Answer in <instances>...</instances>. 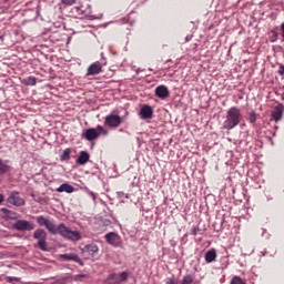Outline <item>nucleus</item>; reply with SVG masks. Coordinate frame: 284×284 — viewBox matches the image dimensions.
<instances>
[{
	"mask_svg": "<svg viewBox=\"0 0 284 284\" xmlns=\"http://www.w3.org/2000/svg\"><path fill=\"white\" fill-rule=\"evenodd\" d=\"M199 232H201V229L199 226H193L190 231V234L192 236H196V234H199Z\"/></svg>",
	"mask_w": 284,
	"mask_h": 284,
	"instance_id": "28",
	"label": "nucleus"
},
{
	"mask_svg": "<svg viewBox=\"0 0 284 284\" xmlns=\"http://www.w3.org/2000/svg\"><path fill=\"white\" fill-rule=\"evenodd\" d=\"M6 280H7V283H13V281L16 283H21V277L7 276Z\"/></svg>",
	"mask_w": 284,
	"mask_h": 284,
	"instance_id": "27",
	"label": "nucleus"
},
{
	"mask_svg": "<svg viewBox=\"0 0 284 284\" xmlns=\"http://www.w3.org/2000/svg\"><path fill=\"white\" fill-rule=\"evenodd\" d=\"M231 284H246V283L243 278H241V276L235 275L231 280Z\"/></svg>",
	"mask_w": 284,
	"mask_h": 284,
	"instance_id": "20",
	"label": "nucleus"
},
{
	"mask_svg": "<svg viewBox=\"0 0 284 284\" xmlns=\"http://www.w3.org/2000/svg\"><path fill=\"white\" fill-rule=\"evenodd\" d=\"M278 74H281L282 77H284V65H281L278 69Z\"/></svg>",
	"mask_w": 284,
	"mask_h": 284,
	"instance_id": "33",
	"label": "nucleus"
},
{
	"mask_svg": "<svg viewBox=\"0 0 284 284\" xmlns=\"http://www.w3.org/2000/svg\"><path fill=\"white\" fill-rule=\"evenodd\" d=\"M123 123V119L118 114H108L104 118V125L108 128H119Z\"/></svg>",
	"mask_w": 284,
	"mask_h": 284,
	"instance_id": "6",
	"label": "nucleus"
},
{
	"mask_svg": "<svg viewBox=\"0 0 284 284\" xmlns=\"http://www.w3.org/2000/svg\"><path fill=\"white\" fill-rule=\"evenodd\" d=\"M33 239L38 241L34 247H39L42 252H48V233L43 229H37L33 232Z\"/></svg>",
	"mask_w": 284,
	"mask_h": 284,
	"instance_id": "4",
	"label": "nucleus"
},
{
	"mask_svg": "<svg viewBox=\"0 0 284 284\" xmlns=\"http://www.w3.org/2000/svg\"><path fill=\"white\" fill-rule=\"evenodd\" d=\"M88 161H90V153L87 151H81L77 159L78 165H85Z\"/></svg>",
	"mask_w": 284,
	"mask_h": 284,
	"instance_id": "15",
	"label": "nucleus"
},
{
	"mask_svg": "<svg viewBox=\"0 0 284 284\" xmlns=\"http://www.w3.org/2000/svg\"><path fill=\"white\" fill-rule=\"evenodd\" d=\"M243 119V115L241 114V110L236 106H232L226 111V119L223 122L224 130H234L239 123H241V120Z\"/></svg>",
	"mask_w": 284,
	"mask_h": 284,
	"instance_id": "2",
	"label": "nucleus"
},
{
	"mask_svg": "<svg viewBox=\"0 0 284 284\" xmlns=\"http://www.w3.org/2000/svg\"><path fill=\"white\" fill-rule=\"evenodd\" d=\"M283 112H284V106L283 104H277L274 106L272 111V121H275V123H278L283 119Z\"/></svg>",
	"mask_w": 284,
	"mask_h": 284,
	"instance_id": "12",
	"label": "nucleus"
},
{
	"mask_svg": "<svg viewBox=\"0 0 284 284\" xmlns=\"http://www.w3.org/2000/svg\"><path fill=\"white\" fill-rule=\"evenodd\" d=\"M104 239L106 243H109V245H112L113 247H121L123 243V241L121 240V236L114 232H110L105 234Z\"/></svg>",
	"mask_w": 284,
	"mask_h": 284,
	"instance_id": "8",
	"label": "nucleus"
},
{
	"mask_svg": "<svg viewBox=\"0 0 284 284\" xmlns=\"http://www.w3.org/2000/svg\"><path fill=\"white\" fill-rule=\"evenodd\" d=\"M103 72V65L101 62H93L87 70V77H97V74H101Z\"/></svg>",
	"mask_w": 284,
	"mask_h": 284,
	"instance_id": "10",
	"label": "nucleus"
},
{
	"mask_svg": "<svg viewBox=\"0 0 284 284\" xmlns=\"http://www.w3.org/2000/svg\"><path fill=\"white\" fill-rule=\"evenodd\" d=\"M62 3H64V6H72L77 3V0H62Z\"/></svg>",
	"mask_w": 284,
	"mask_h": 284,
	"instance_id": "30",
	"label": "nucleus"
},
{
	"mask_svg": "<svg viewBox=\"0 0 284 284\" xmlns=\"http://www.w3.org/2000/svg\"><path fill=\"white\" fill-rule=\"evenodd\" d=\"M73 10H75L78 14H83V7H74Z\"/></svg>",
	"mask_w": 284,
	"mask_h": 284,
	"instance_id": "31",
	"label": "nucleus"
},
{
	"mask_svg": "<svg viewBox=\"0 0 284 284\" xmlns=\"http://www.w3.org/2000/svg\"><path fill=\"white\" fill-rule=\"evenodd\" d=\"M24 85H37V78L34 75H30L23 80Z\"/></svg>",
	"mask_w": 284,
	"mask_h": 284,
	"instance_id": "18",
	"label": "nucleus"
},
{
	"mask_svg": "<svg viewBox=\"0 0 284 284\" xmlns=\"http://www.w3.org/2000/svg\"><path fill=\"white\" fill-rule=\"evenodd\" d=\"M70 154H72V150L65 149L60 155L61 161H70Z\"/></svg>",
	"mask_w": 284,
	"mask_h": 284,
	"instance_id": "19",
	"label": "nucleus"
},
{
	"mask_svg": "<svg viewBox=\"0 0 284 284\" xmlns=\"http://www.w3.org/2000/svg\"><path fill=\"white\" fill-rule=\"evenodd\" d=\"M270 40L271 43H276V41H278V33L276 31H271Z\"/></svg>",
	"mask_w": 284,
	"mask_h": 284,
	"instance_id": "22",
	"label": "nucleus"
},
{
	"mask_svg": "<svg viewBox=\"0 0 284 284\" xmlns=\"http://www.w3.org/2000/svg\"><path fill=\"white\" fill-rule=\"evenodd\" d=\"M204 258L206 263H214V261H216V250L212 248L207 251L204 255Z\"/></svg>",
	"mask_w": 284,
	"mask_h": 284,
	"instance_id": "17",
	"label": "nucleus"
},
{
	"mask_svg": "<svg viewBox=\"0 0 284 284\" xmlns=\"http://www.w3.org/2000/svg\"><path fill=\"white\" fill-rule=\"evenodd\" d=\"M101 134L102 136H108L109 131L108 129L101 125H98L95 129L94 128L87 129L82 134V138L85 139L87 141H95V139L98 136H101Z\"/></svg>",
	"mask_w": 284,
	"mask_h": 284,
	"instance_id": "3",
	"label": "nucleus"
},
{
	"mask_svg": "<svg viewBox=\"0 0 284 284\" xmlns=\"http://www.w3.org/2000/svg\"><path fill=\"white\" fill-rule=\"evenodd\" d=\"M193 282H194V278H192L191 275H185V276L182 278L181 284H192Z\"/></svg>",
	"mask_w": 284,
	"mask_h": 284,
	"instance_id": "24",
	"label": "nucleus"
},
{
	"mask_svg": "<svg viewBox=\"0 0 284 284\" xmlns=\"http://www.w3.org/2000/svg\"><path fill=\"white\" fill-rule=\"evenodd\" d=\"M6 200V197L3 196V194H0V205L2 204V202Z\"/></svg>",
	"mask_w": 284,
	"mask_h": 284,
	"instance_id": "36",
	"label": "nucleus"
},
{
	"mask_svg": "<svg viewBox=\"0 0 284 284\" xmlns=\"http://www.w3.org/2000/svg\"><path fill=\"white\" fill-rule=\"evenodd\" d=\"M106 284H119V281L116 280V274L109 275Z\"/></svg>",
	"mask_w": 284,
	"mask_h": 284,
	"instance_id": "21",
	"label": "nucleus"
},
{
	"mask_svg": "<svg viewBox=\"0 0 284 284\" xmlns=\"http://www.w3.org/2000/svg\"><path fill=\"white\" fill-rule=\"evenodd\" d=\"M1 212H3L6 214V216H8V214H10V210H8V209H1Z\"/></svg>",
	"mask_w": 284,
	"mask_h": 284,
	"instance_id": "34",
	"label": "nucleus"
},
{
	"mask_svg": "<svg viewBox=\"0 0 284 284\" xmlns=\"http://www.w3.org/2000/svg\"><path fill=\"white\" fill-rule=\"evenodd\" d=\"M77 278H88V275L79 274Z\"/></svg>",
	"mask_w": 284,
	"mask_h": 284,
	"instance_id": "35",
	"label": "nucleus"
},
{
	"mask_svg": "<svg viewBox=\"0 0 284 284\" xmlns=\"http://www.w3.org/2000/svg\"><path fill=\"white\" fill-rule=\"evenodd\" d=\"M55 192H65L67 194H72V192H74V186L68 183H63L58 189H55Z\"/></svg>",
	"mask_w": 284,
	"mask_h": 284,
	"instance_id": "16",
	"label": "nucleus"
},
{
	"mask_svg": "<svg viewBox=\"0 0 284 284\" xmlns=\"http://www.w3.org/2000/svg\"><path fill=\"white\" fill-rule=\"evenodd\" d=\"M12 227L13 230H17V232H32V230H34V224L28 220H17Z\"/></svg>",
	"mask_w": 284,
	"mask_h": 284,
	"instance_id": "5",
	"label": "nucleus"
},
{
	"mask_svg": "<svg viewBox=\"0 0 284 284\" xmlns=\"http://www.w3.org/2000/svg\"><path fill=\"white\" fill-rule=\"evenodd\" d=\"M60 258H63V261H73L74 263H78L79 265H83V261L79 258V255L71 253V254H62L60 255Z\"/></svg>",
	"mask_w": 284,
	"mask_h": 284,
	"instance_id": "14",
	"label": "nucleus"
},
{
	"mask_svg": "<svg viewBox=\"0 0 284 284\" xmlns=\"http://www.w3.org/2000/svg\"><path fill=\"white\" fill-rule=\"evenodd\" d=\"M120 278H121V281H128V273L122 272V273L120 274Z\"/></svg>",
	"mask_w": 284,
	"mask_h": 284,
	"instance_id": "32",
	"label": "nucleus"
},
{
	"mask_svg": "<svg viewBox=\"0 0 284 284\" xmlns=\"http://www.w3.org/2000/svg\"><path fill=\"white\" fill-rule=\"evenodd\" d=\"M81 254L84 258H92L93 256H97L99 254V246L94 243L87 244L82 250Z\"/></svg>",
	"mask_w": 284,
	"mask_h": 284,
	"instance_id": "7",
	"label": "nucleus"
},
{
	"mask_svg": "<svg viewBox=\"0 0 284 284\" xmlns=\"http://www.w3.org/2000/svg\"><path fill=\"white\" fill-rule=\"evenodd\" d=\"M9 168L6 163H3L2 160H0V174H6L8 172Z\"/></svg>",
	"mask_w": 284,
	"mask_h": 284,
	"instance_id": "23",
	"label": "nucleus"
},
{
	"mask_svg": "<svg viewBox=\"0 0 284 284\" xmlns=\"http://www.w3.org/2000/svg\"><path fill=\"white\" fill-rule=\"evenodd\" d=\"M153 116H154V109H152V106L144 104L140 109V119H142L143 121H148V120L152 119Z\"/></svg>",
	"mask_w": 284,
	"mask_h": 284,
	"instance_id": "11",
	"label": "nucleus"
},
{
	"mask_svg": "<svg viewBox=\"0 0 284 284\" xmlns=\"http://www.w3.org/2000/svg\"><path fill=\"white\" fill-rule=\"evenodd\" d=\"M7 201L10 205H14L16 207H22V205H26V200L19 195V192H11Z\"/></svg>",
	"mask_w": 284,
	"mask_h": 284,
	"instance_id": "9",
	"label": "nucleus"
},
{
	"mask_svg": "<svg viewBox=\"0 0 284 284\" xmlns=\"http://www.w3.org/2000/svg\"><path fill=\"white\" fill-rule=\"evenodd\" d=\"M36 221L40 227H45L50 234H60V236L68 239V241H81V233L79 231H72L64 223L57 225L54 221L43 215L37 216Z\"/></svg>",
	"mask_w": 284,
	"mask_h": 284,
	"instance_id": "1",
	"label": "nucleus"
},
{
	"mask_svg": "<svg viewBox=\"0 0 284 284\" xmlns=\"http://www.w3.org/2000/svg\"><path fill=\"white\" fill-rule=\"evenodd\" d=\"M155 97H158V99L165 100L170 97V90L165 85H159L155 88Z\"/></svg>",
	"mask_w": 284,
	"mask_h": 284,
	"instance_id": "13",
	"label": "nucleus"
},
{
	"mask_svg": "<svg viewBox=\"0 0 284 284\" xmlns=\"http://www.w3.org/2000/svg\"><path fill=\"white\" fill-rule=\"evenodd\" d=\"M7 219H10V221H17V219H19V215L13 211H9Z\"/></svg>",
	"mask_w": 284,
	"mask_h": 284,
	"instance_id": "26",
	"label": "nucleus"
},
{
	"mask_svg": "<svg viewBox=\"0 0 284 284\" xmlns=\"http://www.w3.org/2000/svg\"><path fill=\"white\" fill-rule=\"evenodd\" d=\"M256 111H252L250 114H248V121L250 123H256Z\"/></svg>",
	"mask_w": 284,
	"mask_h": 284,
	"instance_id": "25",
	"label": "nucleus"
},
{
	"mask_svg": "<svg viewBox=\"0 0 284 284\" xmlns=\"http://www.w3.org/2000/svg\"><path fill=\"white\" fill-rule=\"evenodd\" d=\"M165 284H179V280H176L174 276L168 277Z\"/></svg>",
	"mask_w": 284,
	"mask_h": 284,
	"instance_id": "29",
	"label": "nucleus"
}]
</instances>
